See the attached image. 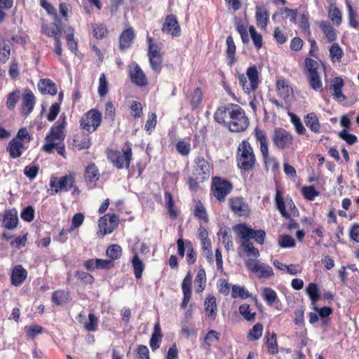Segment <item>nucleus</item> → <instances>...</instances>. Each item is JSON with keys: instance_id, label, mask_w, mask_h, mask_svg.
I'll use <instances>...</instances> for the list:
<instances>
[{"instance_id": "obj_25", "label": "nucleus", "mask_w": 359, "mask_h": 359, "mask_svg": "<svg viewBox=\"0 0 359 359\" xmlns=\"http://www.w3.org/2000/svg\"><path fill=\"white\" fill-rule=\"evenodd\" d=\"M162 338L163 334L161 325L158 322L154 325V331L149 341V346L153 351L157 350L160 347Z\"/></svg>"}, {"instance_id": "obj_62", "label": "nucleus", "mask_w": 359, "mask_h": 359, "mask_svg": "<svg viewBox=\"0 0 359 359\" xmlns=\"http://www.w3.org/2000/svg\"><path fill=\"white\" fill-rule=\"evenodd\" d=\"M27 336L29 338L34 339L36 335L41 334L43 332V328L38 325H34L29 327H26Z\"/></svg>"}, {"instance_id": "obj_63", "label": "nucleus", "mask_w": 359, "mask_h": 359, "mask_svg": "<svg viewBox=\"0 0 359 359\" xmlns=\"http://www.w3.org/2000/svg\"><path fill=\"white\" fill-rule=\"evenodd\" d=\"M278 243L281 248H293L295 245L294 238L288 235L281 236Z\"/></svg>"}, {"instance_id": "obj_19", "label": "nucleus", "mask_w": 359, "mask_h": 359, "mask_svg": "<svg viewBox=\"0 0 359 359\" xmlns=\"http://www.w3.org/2000/svg\"><path fill=\"white\" fill-rule=\"evenodd\" d=\"M276 90L278 95L283 99L285 102H290L293 98V90L287 82L283 79H278L276 81Z\"/></svg>"}, {"instance_id": "obj_35", "label": "nucleus", "mask_w": 359, "mask_h": 359, "mask_svg": "<svg viewBox=\"0 0 359 359\" xmlns=\"http://www.w3.org/2000/svg\"><path fill=\"white\" fill-rule=\"evenodd\" d=\"M305 65L308 71V76L320 74L322 69L321 65L318 61L311 58L306 59Z\"/></svg>"}, {"instance_id": "obj_7", "label": "nucleus", "mask_w": 359, "mask_h": 359, "mask_svg": "<svg viewBox=\"0 0 359 359\" xmlns=\"http://www.w3.org/2000/svg\"><path fill=\"white\" fill-rule=\"evenodd\" d=\"M75 178L74 174H69L61 177L52 176L50 180V189L48 191L50 195L60 192L68 191L74 184Z\"/></svg>"}, {"instance_id": "obj_8", "label": "nucleus", "mask_w": 359, "mask_h": 359, "mask_svg": "<svg viewBox=\"0 0 359 359\" xmlns=\"http://www.w3.org/2000/svg\"><path fill=\"white\" fill-rule=\"evenodd\" d=\"M239 83L243 86L244 92L250 94L255 91L259 83L258 71L255 66L250 67L246 72V75L238 76Z\"/></svg>"}, {"instance_id": "obj_42", "label": "nucleus", "mask_w": 359, "mask_h": 359, "mask_svg": "<svg viewBox=\"0 0 359 359\" xmlns=\"http://www.w3.org/2000/svg\"><path fill=\"white\" fill-rule=\"evenodd\" d=\"M27 276V271H12L11 283L15 286L21 285Z\"/></svg>"}, {"instance_id": "obj_30", "label": "nucleus", "mask_w": 359, "mask_h": 359, "mask_svg": "<svg viewBox=\"0 0 359 359\" xmlns=\"http://www.w3.org/2000/svg\"><path fill=\"white\" fill-rule=\"evenodd\" d=\"M134 39L133 30L130 28L123 32L120 36V48L123 50L129 48Z\"/></svg>"}, {"instance_id": "obj_53", "label": "nucleus", "mask_w": 359, "mask_h": 359, "mask_svg": "<svg viewBox=\"0 0 359 359\" xmlns=\"http://www.w3.org/2000/svg\"><path fill=\"white\" fill-rule=\"evenodd\" d=\"M249 33L254 45L259 49L262 46V36L259 34L253 26L249 27Z\"/></svg>"}, {"instance_id": "obj_58", "label": "nucleus", "mask_w": 359, "mask_h": 359, "mask_svg": "<svg viewBox=\"0 0 359 359\" xmlns=\"http://www.w3.org/2000/svg\"><path fill=\"white\" fill-rule=\"evenodd\" d=\"M176 149L181 155L187 156L190 152V142L185 140H180L176 144Z\"/></svg>"}, {"instance_id": "obj_48", "label": "nucleus", "mask_w": 359, "mask_h": 359, "mask_svg": "<svg viewBox=\"0 0 359 359\" xmlns=\"http://www.w3.org/2000/svg\"><path fill=\"white\" fill-rule=\"evenodd\" d=\"M239 312L246 320L250 321L255 320V313L252 311L249 304H243L239 306Z\"/></svg>"}, {"instance_id": "obj_33", "label": "nucleus", "mask_w": 359, "mask_h": 359, "mask_svg": "<svg viewBox=\"0 0 359 359\" xmlns=\"http://www.w3.org/2000/svg\"><path fill=\"white\" fill-rule=\"evenodd\" d=\"M226 56L229 60V62L230 65H232L234 62V55L236 53V45L232 36H229L226 38Z\"/></svg>"}, {"instance_id": "obj_49", "label": "nucleus", "mask_w": 359, "mask_h": 359, "mask_svg": "<svg viewBox=\"0 0 359 359\" xmlns=\"http://www.w3.org/2000/svg\"><path fill=\"white\" fill-rule=\"evenodd\" d=\"M203 254L207 257L209 262L212 261V244L210 238L204 239L201 241Z\"/></svg>"}, {"instance_id": "obj_9", "label": "nucleus", "mask_w": 359, "mask_h": 359, "mask_svg": "<svg viewBox=\"0 0 359 359\" xmlns=\"http://www.w3.org/2000/svg\"><path fill=\"white\" fill-rule=\"evenodd\" d=\"M149 60L151 69L159 73L162 69L163 56L160 48L153 42L151 38H148Z\"/></svg>"}, {"instance_id": "obj_64", "label": "nucleus", "mask_w": 359, "mask_h": 359, "mask_svg": "<svg viewBox=\"0 0 359 359\" xmlns=\"http://www.w3.org/2000/svg\"><path fill=\"white\" fill-rule=\"evenodd\" d=\"M302 194L309 201L314 200V198L319 195V192L317 191L312 186L304 187L302 189Z\"/></svg>"}, {"instance_id": "obj_20", "label": "nucleus", "mask_w": 359, "mask_h": 359, "mask_svg": "<svg viewBox=\"0 0 359 359\" xmlns=\"http://www.w3.org/2000/svg\"><path fill=\"white\" fill-rule=\"evenodd\" d=\"M35 104V97L29 89H26L23 94L22 113L28 116L33 110Z\"/></svg>"}, {"instance_id": "obj_27", "label": "nucleus", "mask_w": 359, "mask_h": 359, "mask_svg": "<svg viewBox=\"0 0 359 359\" xmlns=\"http://www.w3.org/2000/svg\"><path fill=\"white\" fill-rule=\"evenodd\" d=\"M42 32L48 37H53L55 40L60 39L61 27L56 23L44 24L41 27Z\"/></svg>"}, {"instance_id": "obj_36", "label": "nucleus", "mask_w": 359, "mask_h": 359, "mask_svg": "<svg viewBox=\"0 0 359 359\" xmlns=\"http://www.w3.org/2000/svg\"><path fill=\"white\" fill-rule=\"evenodd\" d=\"M252 294L244 287L240 285H233L231 290V297L233 298L240 297L242 299L251 297Z\"/></svg>"}, {"instance_id": "obj_29", "label": "nucleus", "mask_w": 359, "mask_h": 359, "mask_svg": "<svg viewBox=\"0 0 359 359\" xmlns=\"http://www.w3.org/2000/svg\"><path fill=\"white\" fill-rule=\"evenodd\" d=\"M269 13L266 10L261 6L256 7V21L257 25L262 28H266L269 21Z\"/></svg>"}, {"instance_id": "obj_23", "label": "nucleus", "mask_w": 359, "mask_h": 359, "mask_svg": "<svg viewBox=\"0 0 359 359\" xmlns=\"http://www.w3.org/2000/svg\"><path fill=\"white\" fill-rule=\"evenodd\" d=\"M85 266L87 269H107L114 267V263L101 259H90L85 262Z\"/></svg>"}, {"instance_id": "obj_55", "label": "nucleus", "mask_w": 359, "mask_h": 359, "mask_svg": "<svg viewBox=\"0 0 359 359\" xmlns=\"http://www.w3.org/2000/svg\"><path fill=\"white\" fill-rule=\"evenodd\" d=\"M97 318L95 314L90 313L88 314V320L84 323V327L88 331H96L97 330Z\"/></svg>"}, {"instance_id": "obj_12", "label": "nucleus", "mask_w": 359, "mask_h": 359, "mask_svg": "<svg viewBox=\"0 0 359 359\" xmlns=\"http://www.w3.org/2000/svg\"><path fill=\"white\" fill-rule=\"evenodd\" d=\"M108 158L118 169L128 168L132 159V150L128 149L123 152L110 151L108 153Z\"/></svg>"}, {"instance_id": "obj_43", "label": "nucleus", "mask_w": 359, "mask_h": 359, "mask_svg": "<svg viewBox=\"0 0 359 359\" xmlns=\"http://www.w3.org/2000/svg\"><path fill=\"white\" fill-rule=\"evenodd\" d=\"M241 246L243 248L247 256L255 259L259 256V253L258 250L254 247L250 241H246L245 242H241Z\"/></svg>"}, {"instance_id": "obj_44", "label": "nucleus", "mask_w": 359, "mask_h": 359, "mask_svg": "<svg viewBox=\"0 0 359 359\" xmlns=\"http://www.w3.org/2000/svg\"><path fill=\"white\" fill-rule=\"evenodd\" d=\"M330 55L334 62H340L344 56V51L337 43H333L330 48Z\"/></svg>"}, {"instance_id": "obj_37", "label": "nucleus", "mask_w": 359, "mask_h": 359, "mask_svg": "<svg viewBox=\"0 0 359 359\" xmlns=\"http://www.w3.org/2000/svg\"><path fill=\"white\" fill-rule=\"evenodd\" d=\"M69 298V293L65 290H57L52 294V302L57 306L66 303Z\"/></svg>"}, {"instance_id": "obj_32", "label": "nucleus", "mask_w": 359, "mask_h": 359, "mask_svg": "<svg viewBox=\"0 0 359 359\" xmlns=\"http://www.w3.org/2000/svg\"><path fill=\"white\" fill-rule=\"evenodd\" d=\"M328 15L330 20L337 26L341 25L342 22L341 12L334 4H331L330 6Z\"/></svg>"}, {"instance_id": "obj_4", "label": "nucleus", "mask_w": 359, "mask_h": 359, "mask_svg": "<svg viewBox=\"0 0 359 359\" xmlns=\"http://www.w3.org/2000/svg\"><path fill=\"white\" fill-rule=\"evenodd\" d=\"M257 142L259 144V150L262 155L264 162L266 167L276 170L278 168L279 163L274 157L269 156V142L266 133L259 128H255L253 133Z\"/></svg>"}, {"instance_id": "obj_28", "label": "nucleus", "mask_w": 359, "mask_h": 359, "mask_svg": "<svg viewBox=\"0 0 359 359\" xmlns=\"http://www.w3.org/2000/svg\"><path fill=\"white\" fill-rule=\"evenodd\" d=\"M205 316L212 319L215 320L217 316V304L216 299L215 297H208L205 300Z\"/></svg>"}, {"instance_id": "obj_6", "label": "nucleus", "mask_w": 359, "mask_h": 359, "mask_svg": "<svg viewBox=\"0 0 359 359\" xmlns=\"http://www.w3.org/2000/svg\"><path fill=\"white\" fill-rule=\"evenodd\" d=\"M275 202L277 209L283 217L289 218L298 215V210L292 200L288 197L285 198L283 193L278 188L276 189Z\"/></svg>"}, {"instance_id": "obj_46", "label": "nucleus", "mask_w": 359, "mask_h": 359, "mask_svg": "<svg viewBox=\"0 0 359 359\" xmlns=\"http://www.w3.org/2000/svg\"><path fill=\"white\" fill-rule=\"evenodd\" d=\"M262 296L266 303L271 306L278 299V296L275 290L270 287H264L263 289Z\"/></svg>"}, {"instance_id": "obj_54", "label": "nucleus", "mask_w": 359, "mask_h": 359, "mask_svg": "<svg viewBox=\"0 0 359 359\" xmlns=\"http://www.w3.org/2000/svg\"><path fill=\"white\" fill-rule=\"evenodd\" d=\"M122 248L118 245H111L107 250V255L112 259H116L121 255Z\"/></svg>"}, {"instance_id": "obj_3", "label": "nucleus", "mask_w": 359, "mask_h": 359, "mask_svg": "<svg viewBox=\"0 0 359 359\" xmlns=\"http://www.w3.org/2000/svg\"><path fill=\"white\" fill-rule=\"evenodd\" d=\"M236 161L238 167L244 170H250L253 168L255 162V155L250 144L243 140L238 147Z\"/></svg>"}, {"instance_id": "obj_50", "label": "nucleus", "mask_w": 359, "mask_h": 359, "mask_svg": "<svg viewBox=\"0 0 359 359\" xmlns=\"http://www.w3.org/2000/svg\"><path fill=\"white\" fill-rule=\"evenodd\" d=\"M109 90V83L104 74H102L99 79L97 92L100 97H104Z\"/></svg>"}, {"instance_id": "obj_45", "label": "nucleus", "mask_w": 359, "mask_h": 359, "mask_svg": "<svg viewBox=\"0 0 359 359\" xmlns=\"http://www.w3.org/2000/svg\"><path fill=\"white\" fill-rule=\"evenodd\" d=\"M306 292L312 304H316L320 299V293L317 285L312 283H309L306 288Z\"/></svg>"}, {"instance_id": "obj_41", "label": "nucleus", "mask_w": 359, "mask_h": 359, "mask_svg": "<svg viewBox=\"0 0 359 359\" xmlns=\"http://www.w3.org/2000/svg\"><path fill=\"white\" fill-rule=\"evenodd\" d=\"M236 29L240 34L242 41L244 43H248L250 41L249 35L247 32V27L240 19H236L235 22Z\"/></svg>"}, {"instance_id": "obj_16", "label": "nucleus", "mask_w": 359, "mask_h": 359, "mask_svg": "<svg viewBox=\"0 0 359 359\" xmlns=\"http://www.w3.org/2000/svg\"><path fill=\"white\" fill-rule=\"evenodd\" d=\"M229 203L231 210L238 216H247L250 212L248 204L241 197L231 198Z\"/></svg>"}, {"instance_id": "obj_11", "label": "nucleus", "mask_w": 359, "mask_h": 359, "mask_svg": "<svg viewBox=\"0 0 359 359\" xmlns=\"http://www.w3.org/2000/svg\"><path fill=\"white\" fill-rule=\"evenodd\" d=\"M233 189L231 183L220 177H215L212 180L213 195L219 201H224L226 196Z\"/></svg>"}, {"instance_id": "obj_21", "label": "nucleus", "mask_w": 359, "mask_h": 359, "mask_svg": "<svg viewBox=\"0 0 359 359\" xmlns=\"http://www.w3.org/2000/svg\"><path fill=\"white\" fill-rule=\"evenodd\" d=\"M100 176L99 170L94 164H90L86 168L84 177L90 189L96 186V182L99 180Z\"/></svg>"}, {"instance_id": "obj_2", "label": "nucleus", "mask_w": 359, "mask_h": 359, "mask_svg": "<svg viewBox=\"0 0 359 359\" xmlns=\"http://www.w3.org/2000/svg\"><path fill=\"white\" fill-rule=\"evenodd\" d=\"M229 128L231 132L239 133L247 129L249 126V118L245 111L238 104H229Z\"/></svg>"}, {"instance_id": "obj_52", "label": "nucleus", "mask_w": 359, "mask_h": 359, "mask_svg": "<svg viewBox=\"0 0 359 359\" xmlns=\"http://www.w3.org/2000/svg\"><path fill=\"white\" fill-rule=\"evenodd\" d=\"M311 87L316 91H320L323 89V83L320 77V74L308 76Z\"/></svg>"}, {"instance_id": "obj_22", "label": "nucleus", "mask_w": 359, "mask_h": 359, "mask_svg": "<svg viewBox=\"0 0 359 359\" xmlns=\"http://www.w3.org/2000/svg\"><path fill=\"white\" fill-rule=\"evenodd\" d=\"M18 224V212L15 209L5 211L3 217V226L8 229H15Z\"/></svg>"}, {"instance_id": "obj_26", "label": "nucleus", "mask_w": 359, "mask_h": 359, "mask_svg": "<svg viewBox=\"0 0 359 359\" xmlns=\"http://www.w3.org/2000/svg\"><path fill=\"white\" fill-rule=\"evenodd\" d=\"M25 144L13 138L8 144L7 150L13 158H17L22 154Z\"/></svg>"}, {"instance_id": "obj_47", "label": "nucleus", "mask_w": 359, "mask_h": 359, "mask_svg": "<svg viewBox=\"0 0 359 359\" xmlns=\"http://www.w3.org/2000/svg\"><path fill=\"white\" fill-rule=\"evenodd\" d=\"M263 325L258 323L255 324L251 330H250L249 334H248V339L250 341H255L259 339L263 332Z\"/></svg>"}, {"instance_id": "obj_14", "label": "nucleus", "mask_w": 359, "mask_h": 359, "mask_svg": "<svg viewBox=\"0 0 359 359\" xmlns=\"http://www.w3.org/2000/svg\"><path fill=\"white\" fill-rule=\"evenodd\" d=\"M193 175L198 182H203L210 176V165L203 157L195 159Z\"/></svg>"}, {"instance_id": "obj_60", "label": "nucleus", "mask_w": 359, "mask_h": 359, "mask_svg": "<svg viewBox=\"0 0 359 359\" xmlns=\"http://www.w3.org/2000/svg\"><path fill=\"white\" fill-rule=\"evenodd\" d=\"M165 201L166 203L167 208L168 209V212L170 216L172 217H176L177 216V212L173 210L174 206V200L172 194L168 192H165Z\"/></svg>"}, {"instance_id": "obj_1", "label": "nucleus", "mask_w": 359, "mask_h": 359, "mask_svg": "<svg viewBox=\"0 0 359 359\" xmlns=\"http://www.w3.org/2000/svg\"><path fill=\"white\" fill-rule=\"evenodd\" d=\"M65 126V118H63L57 121L51 128L50 133L46 137V144L43 147V149L46 152L52 153L55 148L60 155L64 156L65 149L62 142L65 137L63 131Z\"/></svg>"}, {"instance_id": "obj_10", "label": "nucleus", "mask_w": 359, "mask_h": 359, "mask_svg": "<svg viewBox=\"0 0 359 359\" xmlns=\"http://www.w3.org/2000/svg\"><path fill=\"white\" fill-rule=\"evenodd\" d=\"M101 114L96 109L88 111L81 120V126L89 133L97 130L101 123Z\"/></svg>"}, {"instance_id": "obj_17", "label": "nucleus", "mask_w": 359, "mask_h": 359, "mask_svg": "<svg viewBox=\"0 0 359 359\" xmlns=\"http://www.w3.org/2000/svg\"><path fill=\"white\" fill-rule=\"evenodd\" d=\"M129 73L131 80L139 86H147V79L141 67L135 62H133L129 67Z\"/></svg>"}, {"instance_id": "obj_57", "label": "nucleus", "mask_w": 359, "mask_h": 359, "mask_svg": "<svg viewBox=\"0 0 359 359\" xmlns=\"http://www.w3.org/2000/svg\"><path fill=\"white\" fill-rule=\"evenodd\" d=\"M219 338H220V334L214 330H211L208 332L205 337H204V342H205V345L207 346V347L210 348L212 343L214 341H219Z\"/></svg>"}, {"instance_id": "obj_5", "label": "nucleus", "mask_w": 359, "mask_h": 359, "mask_svg": "<svg viewBox=\"0 0 359 359\" xmlns=\"http://www.w3.org/2000/svg\"><path fill=\"white\" fill-rule=\"evenodd\" d=\"M234 232L241 238V242L254 239L257 243L263 244L266 233L263 230H255L245 224H239L233 226Z\"/></svg>"}, {"instance_id": "obj_51", "label": "nucleus", "mask_w": 359, "mask_h": 359, "mask_svg": "<svg viewBox=\"0 0 359 359\" xmlns=\"http://www.w3.org/2000/svg\"><path fill=\"white\" fill-rule=\"evenodd\" d=\"M221 240L227 250L233 248V243L229 231L226 229L220 230Z\"/></svg>"}, {"instance_id": "obj_56", "label": "nucleus", "mask_w": 359, "mask_h": 359, "mask_svg": "<svg viewBox=\"0 0 359 359\" xmlns=\"http://www.w3.org/2000/svg\"><path fill=\"white\" fill-rule=\"evenodd\" d=\"M194 215L205 222L208 221V217L205 209L200 202H198L195 206Z\"/></svg>"}, {"instance_id": "obj_15", "label": "nucleus", "mask_w": 359, "mask_h": 359, "mask_svg": "<svg viewBox=\"0 0 359 359\" xmlns=\"http://www.w3.org/2000/svg\"><path fill=\"white\" fill-rule=\"evenodd\" d=\"M118 217L116 215L107 214L100 218L98 223L100 231L103 235L111 233L117 226Z\"/></svg>"}, {"instance_id": "obj_38", "label": "nucleus", "mask_w": 359, "mask_h": 359, "mask_svg": "<svg viewBox=\"0 0 359 359\" xmlns=\"http://www.w3.org/2000/svg\"><path fill=\"white\" fill-rule=\"evenodd\" d=\"M266 338V344L268 347L269 353L274 355L278 353V344L276 340V334L273 332L270 334L269 332H267Z\"/></svg>"}, {"instance_id": "obj_34", "label": "nucleus", "mask_w": 359, "mask_h": 359, "mask_svg": "<svg viewBox=\"0 0 359 359\" xmlns=\"http://www.w3.org/2000/svg\"><path fill=\"white\" fill-rule=\"evenodd\" d=\"M320 27L324 33L326 39L329 41H333L337 39L336 30L333 27L330 25L327 24L326 22H321L320 24Z\"/></svg>"}, {"instance_id": "obj_59", "label": "nucleus", "mask_w": 359, "mask_h": 359, "mask_svg": "<svg viewBox=\"0 0 359 359\" xmlns=\"http://www.w3.org/2000/svg\"><path fill=\"white\" fill-rule=\"evenodd\" d=\"M39 170V167L36 165H27L24 168V175L29 180H34L36 177Z\"/></svg>"}, {"instance_id": "obj_39", "label": "nucleus", "mask_w": 359, "mask_h": 359, "mask_svg": "<svg viewBox=\"0 0 359 359\" xmlns=\"http://www.w3.org/2000/svg\"><path fill=\"white\" fill-rule=\"evenodd\" d=\"M229 104L226 106H222L217 108V109L214 114L215 121L220 124L225 123L226 117L227 114L229 115Z\"/></svg>"}, {"instance_id": "obj_40", "label": "nucleus", "mask_w": 359, "mask_h": 359, "mask_svg": "<svg viewBox=\"0 0 359 359\" xmlns=\"http://www.w3.org/2000/svg\"><path fill=\"white\" fill-rule=\"evenodd\" d=\"M346 6L348 13L349 25L355 29H359V20L357 16V14L354 12L353 8L350 2L346 1Z\"/></svg>"}, {"instance_id": "obj_24", "label": "nucleus", "mask_w": 359, "mask_h": 359, "mask_svg": "<svg viewBox=\"0 0 359 359\" xmlns=\"http://www.w3.org/2000/svg\"><path fill=\"white\" fill-rule=\"evenodd\" d=\"M38 88L42 94L54 95L57 93L55 83L48 79H41L38 83Z\"/></svg>"}, {"instance_id": "obj_18", "label": "nucleus", "mask_w": 359, "mask_h": 359, "mask_svg": "<svg viewBox=\"0 0 359 359\" xmlns=\"http://www.w3.org/2000/svg\"><path fill=\"white\" fill-rule=\"evenodd\" d=\"M162 31L173 36H179L181 34V29L176 18L170 15L166 17L162 27Z\"/></svg>"}, {"instance_id": "obj_31", "label": "nucleus", "mask_w": 359, "mask_h": 359, "mask_svg": "<svg viewBox=\"0 0 359 359\" xmlns=\"http://www.w3.org/2000/svg\"><path fill=\"white\" fill-rule=\"evenodd\" d=\"M306 126L313 133H319L320 125L317 115L312 112L307 114L304 120Z\"/></svg>"}, {"instance_id": "obj_13", "label": "nucleus", "mask_w": 359, "mask_h": 359, "mask_svg": "<svg viewBox=\"0 0 359 359\" xmlns=\"http://www.w3.org/2000/svg\"><path fill=\"white\" fill-rule=\"evenodd\" d=\"M272 140L276 147L283 149L292 145L293 137L289 132L279 128L274 130Z\"/></svg>"}, {"instance_id": "obj_61", "label": "nucleus", "mask_w": 359, "mask_h": 359, "mask_svg": "<svg viewBox=\"0 0 359 359\" xmlns=\"http://www.w3.org/2000/svg\"><path fill=\"white\" fill-rule=\"evenodd\" d=\"M14 138L25 144H28L32 140L30 135L25 128H20Z\"/></svg>"}]
</instances>
